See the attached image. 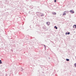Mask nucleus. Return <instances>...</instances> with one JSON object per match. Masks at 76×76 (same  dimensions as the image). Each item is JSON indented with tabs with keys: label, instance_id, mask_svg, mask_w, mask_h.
Masks as SVG:
<instances>
[{
	"label": "nucleus",
	"instance_id": "obj_1",
	"mask_svg": "<svg viewBox=\"0 0 76 76\" xmlns=\"http://www.w3.org/2000/svg\"><path fill=\"white\" fill-rule=\"evenodd\" d=\"M70 12L72 13H74V11H73V10H70Z\"/></svg>",
	"mask_w": 76,
	"mask_h": 76
},
{
	"label": "nucleus",
	"instance_id": "obj_10",
	"mask_svg": "<svg viewBox=\"0 0 76 76\" xmlns=\"http://www.w3.org/2000/svg\"><path fill=\"white\" fill-rule=\"evenodd\" d=\"M74 65L75 66V67H76V63Z\"/></svg>",
	"mask_w": 76,
	"mask_h": 76
},
{
	"label": "nucleus",
	"instance_id": "obj_6",
	"mask_svg": "<svg viewBox=\"0 0 76 76\" xmlns=\"http://www.w3.org/2000/svg\"><path fill=\"white\" fill-rule=\"evenodd\" d=\"M66 15V14L65 13H63V15Z\"/></svg>",
	"mask_w": 76,
	"mask_h": 76
},
{
	"label": "nucleus",
	"instance_id": "obj_8",
	"mask_svg": "<svg viewBox=\"0 0 76 76\" xmlns=\"http://www.w3.org/2000/svg\"><path fill=\"white\" fill-rule=\"evenodd\" d=\"M2 64V61L1 60H0V64Z\"/></svg>",
	"mask_w": 76,
	"mask_h": 76
},
{
	"label": "nucleus",
	"instance_id": "obj_11",
	"mask_svg": "<svg viewBox=\"0 0 76 76\" xmlns=\"http://www.w3.org/2000/svg\"><path fill=\"white\" fill-rule=\"evenodd\" d=\"M56 2V0H54V2Z\"/></svg>",
	"mask_w": 76,
	"mask_h": 76
},
{
	"label": "nucleus",
	"instance_id": "obj_7",
	"mask_svg": "<svg viewBox=\"0 0 76 76\" xmlns=\"http://www.w3.org/2000/svg\"><path fill=\"white\" fill-rule=\"evenodd\" d=\"M54 28H56V29H57V27L56 26H55Z\"/></svg>",
	"mask_w": 76,
	"mask_h": 76
},
{
	"label": "nucleus",
	"instance_id": "obj_3",
	"mask_svg": "<svg viewBox=\"0 0 76 76\" xmlns=\"http://www.w3.org/2000/svg\"><path fill=\"white\" fill-rule=\"evenodd\" d=\"M47 24L48 25H49L50 24V22H47Z\"/></svg>",
	"mask_w": 76,
	"mask_h": 76
},
{
	"label": "nucleus",
	"instance_id": "obj_2",
	"mask_svg": "<svg viewBox=\"0 0 76 76\" xmlns=\"http://www.w3.org/2000/svg\"><path fill=\"white\" fill-rule=\"evenodd\" d=\"M73 28H76V25H74V26H73Z\"/></svg>",
	"mask_w": 76,
	"mask_h": 76
},
{
	"label": "nucleus",
	"instance_id": "obj_5",
	"mask_svg": "<svg viewBox=\"0 0 76 76\" xmlns=\"http://www.w3.org/2000/svg\"><path fill=\"white\" fill-rule=\"evenodd\" d=\"M52 14L53 15H56V12H53Z\"/></svg>",
	"mask_w": 76,
	"mask_h": 76
},
{
	"label": "nucleus",
	"instance_id": "obj_9",
	"mask_svg": "<svg viewBox=\"0 0 76 76\" xmlns=\"http://www.w3.org/2000/svg\"><path fill=\"white\" fill-rule=\"evenodd\" d=\"M66 60L67 61H69V59H66Z\"/></svg>",
	"mask_w": 76,
	"mask_h": 76
},
{
	"label": "nucleus",
	"instance_id": "obj_13",
	"mask_svg": "<svg viewBox=\"0 0 76 76\" xmlns=\"http://www.w3.org/2000/svg\"><path fill=\"white\" fill-rule=\"evenodd\" d=\"M64 12H66V11H65Z\"/></svg>",
	"mask_w": 76,
	"mask_h": 76
},
{
	"label": "nucleus",
	"instance_id": "obj_4",
	"mask_svg": "<svg viewBox=\"0 0 76 76\" xmlns=\"http://www.w3.org/2000/svg\"><path fill=\"white\" fill-rule=\"evenodd\" d=\"M66 34H68V35H69V34H70V32H69L68 33H66Z\"/></svg>",
	"mask_w": 76,
	"mask_h": 76
},
{
	"label": "nucleus",
	"instance_id": "obj_12",
	"mask_svg": "<svg viewBox=\"0 0 76 76\" xmlns=\"http://www.w3.org/2000/svg\"><path fill=\"white\" fill-rule=\"evenodd\" d=\"M43 15H41V16H43Z\"/></svg>",
	"mask_w": 76,
	"mask_h": 76
}]
</instances>
